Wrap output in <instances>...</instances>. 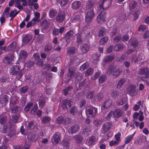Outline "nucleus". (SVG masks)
Returning a JSON list of instances; mask_svg holds the SVG:
<instances>
[{
  "instance_id": "1",
  "label": "nucleus",
  "mask_w": 149,
  "mask_h": 149,
  "mask_svg": "<svg viewBox=\"0 0 149 149\" xmlns=\"http://www.w3.org/2000/svg\"><path fill=\"white\" fill-rule=\"evenodd\" d=\"M111 3V0H100L98 2L100 9L105 10H106L110 6Z\"/></svg>"
},
{
  "instance_id": "2",
  "label": "nucleus",
  "mask_w": 149,
  "mask_h": 149,
  "mask_svg": "<svg viewBox=\"0 0 149 149\" xmlns=\"http://www.w3.org/2000/svg\"><path fill=\"white\" fill-rule=\"evenodd\" d=\"M85 20L88 24L90 23L94 18L95 13L93 10H91L87 12L85 14Z\"/></svg>"
},
{
  "instance_id": "3",
  "label": "nucleus",
  "mask_w": 149,
  "mask_h": 149,
  "mask_svg": "<svg viewBox=\"0 0 149 149\" xmlns=\"http://www.w3.org/2000/svg\"><path fill=\"white\" fill-rule=\"evenodd\" d=\"M74 32L73 29L70 30L67 32L64 35V38L67 43H69L71 40V38L74 36Z\"/></svg>"
},
{
  "instance_id": "4",
  "label": "nucleus",
  "mask_w": 149,
  "mask_h": 149,
  "mask_svg": "<svg viewBox=\"0 0 149 149\" xmlns=\"http://www.w3.org/2000/svg\"><path fill=\"white\" fill-rule=\"evenodd\" d=\"M66 16V13L64 11H59L55 17L57 22H62L65 19Z\"/></svg>"
},
{
  "instance_id": "5",
  "label": "nucleus",
  "mask_w": 149,
  "mask_h": 149,
  "mask_svg": "<svg viewBox=\"0 0 149 149\" xmlns=\"http://www.w3.org/2000/svg\"><path fill=\"white\" fill-rule=\"evenodd\" d=\"M106 14V12L103 11L101 12L97 16V20L99 24H102L105 21Z\"/></svg>"
},
{
  "instance_id": "6",
  "label": "nucleus",
  "mask_w": 149,
  "mask_h": 149,
  "mask_svg": "<svg viewBox=\"0 0 149 149\" xmlns=\"http://www.w3.org/2000/svg\"><path fill=\"white\" fill-rule=\"evenodd\" d=\"M86 115L94 116L97 113V108L92 107H88L86 109Z\"/></svg>"
},
{
  "instance_id": "7",
  "label": "nucleus",
  "mask_w": 149,
  "mask_h": 149,
  "mask_svg": "<svg viewBox=\"0 0 149 149\" xmlns=\"http://www.w3.org/2000/svg\"><path fill=\"white\" fill-rule=\"evenodd\" d=\"M61 138L60 133L56 132L53 135L52 139V142L54 144H57L60 141Z\"/></svg>"
},
{
  "instance_id": "8",
  "label": "nucleus",
  "mask_w": 149,
  "mask_h": 149,
  "mask_svg": "<svg viewBox=\"0 0 149 149\" xmlns=\"http://www.w3.org/2000/svg\"><path fill=\"white\" fill-rule=\"evenodd\" d=\"M65 28L64 27H61L59 29L56 28H54L52 31V34L53 36H58L60 33L62 34L64 31Z\"/></svg>"
},
{
  "instance_id": "9",
  "label": "nucleus",
  "mask_w": 149,
  "mask_h": 149,
  "mask_svg": "<svg viewBox=\"0 0 149 149\" xmlns=\"http://www.w3.org/2000/svg\"><path fill=\"white\" fill-rule=\"evenodd\" d=\"M73 104L71 100H64L62 102V107L63 109L70 107Z\"/></svg>"
},
{
  "instance_id": "10",
  "label": "nucleus",
  "mask_w": 149,
  "mask_h": 149,
  "mask_svg": "<svg viewBox=\"0 0 149 149\" xmlns=\"http://www.w3.org/2000/svg\"><path fill=\"white\" fill-rule=\"evenodd\" d=\"M111 124L110 123H106L103 125L101 129L102 133H105L107 132L111 127Z\"/></svg>"
},
{
  "instance_id": "11",
  "label": "nucleus",
  "mask_w": 149,
  "mask_h": 149,
  "mask_svg": "<svg viewBox=\"0 0 149 149\" xmlns=\"http://www.w3.org/2000/svg\"><path fill=\"white\" fill-rule=\"evenodd\" d=\"M14 56L13 54H9L5 58L4 62L6 63H12Z\"/></svg>"
},
{
  "instance_id": "12",
  "label": "nucleus",
  "mask_w": 149,
  "mask_h": 149,
  "mask_svg": "<svg viewBox=\"0 0 149 149\" xmlns=\"http://www.w3.org/2000/svg\"><path fill=\"white\" fill-rule=\"evenodd\" d=\"M101 56V54L99 53H96L95 54H93L92 58L93 62L95 64L97 65L98 62L100 60V57Z\"/></svg>"
},
{
  "instance_id": "13",
  "label": "nucleus",
  "mask_w": 149,
  "mask_h": 149,
  "mask_svg": "<svg viewBox=\"0 0 149 149\" xmlns=\"http://www.w3.org/2000/svg\"><path fill=\"white\" fill-rule=\"evenodd\" d=\"M90 48V45L86 43L82 44L80 47L82 52L84 53L87 52L89 50Z\"/></svg>"
},
{
  "instance_id": "14",
  "label": "nucleus",
  "mask_w": 149,
  "mask_h": 149,
  "mask_svg": "<svg viewBox=\"0 0 149 149\" xmlns=\"http://www.w3.org/2000/svg\"><path fill=\"white\" fill-rule=\"evenodd\" d=\"M81 5V2L79 1H75L72 3L71 6L72 8L75 10L78 9Z\"/></svg>"
},
{
  "instance_id": "15",
  "label": "nucleus",
  "mask_w": 149,
  "mask_h": 149,
  "mask_svg": "<svg viewBox=\"0 0 149 149\" xmlns=\"http://www.w3.org/2000/svg\"><path fill=\"white\" fill-rule=\"evenodd\" d=\"M115 57L113 54H111L107 56L103 59V62L106 63L112 61Z\"/></svg>"
},
{
  "instance_id": "16",
  "label": "nucleus",
  "mask_w": 149,
  "mask_h": 149,
  "mask_svg": "<svg viewBox=\"0 0 149 149\" xmlns=\"http://www.w3.org/2000/svg\"><path fill=\"white\" fill-rule=\"evenodd\" d=\"M79 127L77 125H75L71 127L69 129L68 131L70 133H74L77 132L79 130Z\"/></svg>"
},
{
  "instance_id": "17",
  "label": "nucleus",
  "mask_w": 149,
  "mask_h": 149,
  "mask_svg": "<svg viewBox=\"0 0 149 149\" xmlns=\"http://www.w3.org/2000/svg\"><path fill=\"white\" fill-rule=\"evenodd\" d=\"M129 42L130 45L132 46L134 48H136L138 45V42L135 38H131Z\"/></svg>"
},
{
  "instance_id": "18",
  "label": "nucleus",
  "mask_w": 149,
  "mask_h": 149,
  "mask_svg": "<svg viewBox=\"0 0 149 149\" xmlns=\"http://www.w3.org/2000/svg\"><path fill=\"white\" fill-rule=\"evenodd\" d=\"M76 43L78 44H81L83 41L84 38L82 36V34L77 33L76 35Z\"/></svg>"
},
{
  "instance_id": "19",
  "label": "nucleus",
  "mask_w": 149,
  "mask_h": 149,
  "mask_svg": "<svg viewBox=\"0 0 149 149\" xmlns=\"http://www.w3.org/2000/svg\"><path fill=\"white\" fill-rule=\"evenodd\" d=\"M123 114L122 111L119 109H116L113 112V115L116 118H119L121 117Z\"/></svg>"
},
{
  "instance_id": "20",
  "label": "nucleus",
  "mask_w": 149,
  "mask_h": 149,
  "mask_svg": "<svg viewBox=\"0 0 149 149\" xmlns=\"http://www.w3.org/2000/svg\"><path fill=\"white\" fill-rule=\"evenodd\" d=\"M8 102L7 97L6 95H5L1 96L0 97V104L2 106H5Z\"/></svg>"
},
{
  "instance_id": "21",
  "label": "nucleus",
  "mask_w": 149,
  "mask_h": 149,
  "mask_svg": "<svg viewBox=\"0 0 149 149\" xmlns=\"http://www.w3.org/2000/svg\"><path fill=\"white\" fill-rule=\"evenodd\" d=\"M137 5V2L135 1L132 0L131 1L129 4V9L130 11L134 9Z\"/></svg>"
},
{
  "instance_id": "22",
  "label": "nucleus",
  "mask_w": 149,
  "mask_h": 149,
  "mask_svg": "<svg viewBox=\"0 0 149 149\" xmlns=\"http://www.w3.org/2000/svg\"><path fill=\"white\" fill-rule=\"evenodd\" d=\"M76 48L74 47H70L67 50L66 53L68 55L70 56L74 54L76 51Z\"/></svg>"
},
{
  "instance_id": "23",
  "label": "nucleus",
  "mask_w": 149,
  "mask_h": 149,
  "mask_svg": "<svg viewBox=\"0 0 149 149\" xmlns=\"http://www.w3.org/2000/svg\"><path fill=\"white\" fill-rule=\"evenodd\" d=\"M124 48V45L122 43H118L114 47V50L116 51L119 50H121Z\"/></svg>"
},
{
  "instance_id": "24",
  "label": "nucleus",
  "mask_w": 149,
  "mask_h": 149,
  "mask_svg": "<svg viewBox=\"0 0 149 149\" xmlns=\"http://www.w3.org/2000/svg\"><path fill=\"white\" fill-rule=\"evenodd\" d=\"M28 138L29 140L31 141H34L37 139V136L36 133H31L28 135Z\"/></svg>"
},
{
  "instance_id": "25",
  "label": "nucleus",
  "mask_w": 149,
  "mask_h": 149,
  "mask_svg": "<svg viewBox=\"0 0 149 149\" xmlns=\"http://www.w3.org/2000/svg\"><path fill=\"white\" fill-rule=\"evenodd\" d=\"M57 13V12L55 9L52 8L49 11V15L51 18H53L55 17Z\"/></svg>"
},
{
  "instance_id": "26",
  "label": "nucleus",
  "mask_w": 149,
  "mask_h": 149,
  "mask_svg": "<svg viewBox=\"0 0 149 149\" xmlns=\"http://www.w3.org/2000/svg\"><path fill=\"white\" fill-rule=\"evenodd\" d=\"M81 21V19L79 15H76L73 18V23H78L79 24Z\"/></svg>"
},
{
  "instance_id": "27",
  "label": "nucleus",
  "mask_w": 149,
  "mask_h": 149,
  "mask_svg": "<svg viewBox=\"0 0 149 149\" xmlns=\"http://www.w3.org/2000/svg\"><path fill=\"white\" fill-rule=\"evenodd\" d=\"M106 29L104 27H101L98 31V36H102L105 34Z\"/></svg>"
},
{
  "instance_id": "28",
  "label": "nucleus",
  "mask_w": 149,
  "mask_h": 149,
  "mask_svg": "<svg viewBox=\"0 0 149 149\" xmlns=\"http://www.w3.org/2000/svg\"><path fill=\"white\" fill-rule=\"evenodd\" d=\"M52 46L50 43H48L45 46L44 52L46 53H49L52 50Z\"/></svg>"
},
{
  "instance_id": "29",
  "label": "nucleus",
  "mask_w": 149,
  "mask_h": 149,
  "mask_svg": "<svg viewBox=\"0 0 149 149\" xmlns=\"http://www.w3.org/2000/svg\"><path fill=\"white\" fill-rule=\"evenodd\" d=\"M32 38V36L30 35L26 34L23 38L24 42L26 43H29Z\"/></svg>"
},
{
  "instance_id": "30",
  "label": "nucleus",
  "mask_w": 149,
  "mask_h": 149,
  "mask_svg": "<svg viewBox=\"0 0 149 149\" xmlns=\"http://www.w3.org/2000/svg\"><path fill=\"white\" fill-rule=\"evenodd\" d=\"M40 25L43 26V28L44 29H47L49 26L48 22L46 19H45L43 21L41 22Z\"/></svg>"
},
{
  "instance_id": "31",
  "label": "nucleus",
  "mask_w": 149,
  "mask_h": 149,
  "mask_svg": "<svg viewBox=\"0 0 149 149\" xmlns=\"http://www.w3.org/2000/svg\"><path fill=\"white\" fill-rule=\"evenodd\" d=\"M19 70V67L18 66H13V67H11L10 68L11 72L13 74H16Z\"/></svg>"
},
{
  "instance_id": "32",
  "label": "nucleus",
  "mask_w": 149,
  "mask_h": 149,
  "mask_svg": "<svg viewBox=\"0 0 149 149\" xmlns=\"http://www.w3.org/2000/svg\"><path fill=\"white\" fill-rule=\"evenodd\" d=\"M125 81L126 80L124 78H122L120 79L117 83V88H120Z\"/></svg>"
},
{
  "instance_id": "33",
  "label": "nucleus",
  "mask_w": 149,
  "mask_h": 149,
  "mask_svg": "<svg viewBox=\"0 0 149 149\" xmlns=\"http://www.w3.org/2000/svg\"><path fill=\"white\" fill-rule=\"evenodd\" d=\"M109 40V38L107 36H105L102 38L99 41L100 45H103L106 43Z\"/></svg>"
},
{
  "instance_id": "34",
  "label": "nucleus",
  "mask_w": 149,
  "mask_h": 149,
  "mask_svg": "<svg viewBox=\"0 0 149 149\" xmlns=\"http://www.w3.org/2000/svg\"><path fill=\"white\" fill-rule=\"evenodd\" d=\"M140 14V10H137L133 14V17L134 19V20H136L139 17V15Z\"/></svg>"
},
{
  "instance_id": "35",
  "label": "nucleus",
  "mask_w": 149,
  "mask_h": 149,
  "mask_svg": "<svg viewBox=\"0 0 149 149\" xmlns=\"http://www.w3.org/2000/svg\"><path fill=\"white\" fill-rule=\"evenodd\" d=\"M134 136V134L129 135L125 138V143L128 144L129 143L132 139L133 137Z\"/></svg>"
},
{
  "instance_id": "36",
  "label": "nucleus",
  "mask_w": 149,
  "mask_h": 149,
  "mask_svg": "<svg viewBox=\"0 0 149 149\" xmlns=\"http://www.w3.org/2000/svg\"><path fill=\"white\" fill-rule=\"evenodd\" d=\"M74 139L77 143H80L82 141V138L80 136L76 135L74 136Z\"/></svg>"
},
{
  "instance_id": "37",
  "label": "nucleus",
  "mask_w": 149,
  "mask_h": 149,
  "mask_svg": "<svg viewBox=\"0 0 149 149\" xmlns=\"http://www.w3.org/2000/svg\"><path fill=\"white\" fill-rule=\"evenodd\" d=\"M95 141V137L94 136H92L87 140L86 142L89 145L93 144Z\"/></svg>"
},
{
  "instance_id": "38",
  "label": "nucleus",
  "mask_w": 149,
  "mask_h": 149,
  "mask_svg": "<svg viewBox=\"0 0 149 149\" xmlns=\"http://www.w3.org/2000/svg\"><path fill=\"white\" fill-rule=\"evenodd\" d=\"M111 31L109 35L111 36H114L117 32V28L116 27H114L112 28Z\"/></svg>"
},
{
  "instance_id": "39",
  "label": "nucleus",
  "mask_w": 149,
  "mask_h": 149,
  "mask_svg": "<svg viewBox=\"0 0 149 149\" xmlns=\"http://www.w3.org/2000/svg\"><path fill=\"white\" fill-rule=\"evenodd\" d=\"M136 86L134 85L130 86L128 89V91L130 93H133L135 91Z\"/></svg>"
},
{
  "instance_id": "40",
  "label": "nucleus",
  "mask_w": 149,
  "mask_h": 149,
  "mask_svg": "<svg viewBox=\"0 0 149 149\" xmlns=\"http://www.w3.org/2000/svg\"><path fill=\"white\" fill-rule=\"evenodd\" d=\"M27 52L24 50H21L20 52V56L21 58H25L27 57Z\"/></svg>"
},
{
  "instance_id": "41",
  "label": "nucleus",
  "mask_w": 149,
  "mask_h": 149,
  "mask_svg": "<svg viewBox=\"0 0 149 149\" xmlns=\"http://www.w3.org/2000/svg\"><path fill=\"white\" fill-rule=\"evenodd\" d=\"M33 105V103L31 102L28 103L25 107L24 111L26 112H28Z\"/></svg>"
},
{
  "instance_id": "42",
  "label": "nucleus",
  "mask_w": 149,
  "mask_h": 149,
  "mask_svg": "<svg viewBox=\"0 0 149 149\" xmlns=\"http://www.w3.org/2000/svg\"><path fill=\"white\" fill-rule=\"evenodd\" d=\"M111 101L110 100H109L106 101L104 104L103 105V108H107L111 105Z\"/></svg>"
},
{
  "instance_id": "43",
  "label": "nucleus",
  "mask_w": 149,
  "mask_h": 149,
  "mask_svg": "<svg viewBox=\"0 0 149 149\" xmlns=\"http://www.w3.org/2000/svg\"><path fill=\"white\" fill-rule=\"evenodd\" d=\"M51 120L50 118L48 116H45L43 118L42 121L43 123H47L49 122Z\"/></svg>"
},
{
  "instance_id": "44",
  "label": "nucleus",
  "mask_w": 149,
  "mask_h": 149,
  "mask_svg": "<svg viewBox=\"0 0 149 149\" xmlns=\"http://www.w3.org/2000/svg\"><path fill=\"white\" fill-rule=\"evenodd\" d=\"M119 92L116 91H113L111 93V95L114 98H116L119 95Z\"/></svg>"
},
{
  "instance_id": "45",
  "label": "nucleus",
  "mask_w": 149,
  "mask_h": 149,
  "mask_svg": "<svg viewBox=\"0 0 149 149\" xmlns=\"http://www.w3.org/2000/svg\"><path fill=\"white\" fill-rule=\"evenodd\" d=\"M106 76L103 75L101 76L99 79V82L100 83L102 84L107 79Z\"/></svg>"
},
{
  "instance_id": "46",
  "label": "nucleus",
  "mask_w": 149,
  "mask_h": 149,
  "mask_svg": "<svg viewBox=\"0 0 149 149\" xmlns=\"http://www.w3.org/2000/svg\"><path fill=\"white\" fill-rule=\"evenodd\" d=\"M77 111V108L75 107H72L70 111V113L73 116L74 115Z\"/></svg>"
},
{
  "instance_id": "47",
  "label": "nucleus",
  "mask_w": 149,
  "mask_h": 149,
  "mask_svg": "<svg viewBox=\"0 0 149 149\" xmlns=\"http://www.w3.org/2000/svg\"><path fill=\"white\" fill-rule=\"evenodd\" d=\"M38 108V107L37 104H35L31 110V113L32 114H34L36 113Z\"/></svg>"
},
{
  "instance_id": "48",
  "label": "nucleus",
  "mask_w": 149,
  "mask_h": 149,
  "mask_svg": "<svg viewBox=\"0 0 149 149\" xmlns=\"http://www.w3.org/2000/svg\"><path fill=\"white\" fill-rule=\"evenodd\" d=\"M93 69L92 68H90L88 69L85 73L86 76H88L93 74Z\"/></svg>"
},
{
  "instance_id": "49",
  "label": "nucleus",
  "mask_w": 149,
  "mask_h": 149,
  "mask_svg": "<svg viewBox=\"0 0 149 149\" xmlns=\"http://www.w3.org/2000/svg\"><path fill=\"white\" fill-rule=\"evenodd\" d=\"M39 106L40 108H42L45 104V101L44 99L40 100L39 102Z\"/></svg>"
},
{
  "instance_id": "50",
  "label": "nucleus",
  "mask_w": 149,
  "mask_h": 149,
  "mask_svg": "<svg viewBox=\"0 0 149 149\" xmlns=\"http://www.w3.org/2000/svg\"><path fill=\"white\" fill-rule=\"evenodd\" d=\"M102 123V121L101 120H95L93 122L94 125L96 126L100 125Z\"/></svg>"
},
{
  "instance_id": "51",
  "label": "nucleus",
  "mask_w": 149,
  "mask_h": 149,
  "mask_svg": "<svg viewBox=\"0 0 149 149\" xmlns=\"http://www.w3.org/2000/svg\"><path fill=\"white\" fill-rule=\"evenodd\" d=\"M68 3V0H61L59 3L61 7L66 5Z\"/></svg>"
},
{
  "instance_id": "52",
  "label": "nucleus",
  "mask_w": 149,
  "mask_h": 149,
  "mask_svg": "<svg viewBox=\"0 0 149 149\" xmlns=\"http://www.w3.org/2000/svg\"><path fill=\"white\" fill-rule=\"evenodd\" d=\"M121 70L120 69H118L115 71L113 73V75L115 77H117L118 76L120 73L121 72Z\"/></svg>"
},
{
  "instance_id": "53",
  "label": "nucleus",
  "mask_w": 149,
  "mask_h": 149,
  "mask_svg": "<svg viewBox=\"0 0 149 149\" xmlns=\"http://www.w3.org/2000/svg\"><path fill=\"white\" fill-rule=\"evenodd\" d=\"M15 11H16V9L15 8H14L13 10H11L9 13V16H8L15 17L17 15Z\"/></svg>"
},
{
  "instance_id": "54",
  "label": "nucleus",
  "mask_w": 149,
  "mask_h": 149,
  "mask_svg": "<svg viewBox=\"0 0 149 149\" xmlns=\"http://www.w3.org/2000/svg\"><path fill=\"white\" fill-rule=\"evenodd\" d=\"M91 128L89 127H86L83 131V133L85 134H89L90 132Z\"/></svg>"
},
{
  "instance_id": "55",
  "label": "nucleus",
  "mask_w": 149,
  "mask_h": 149,
  "mask_svg": "<svg viewBox=\"0 0 149 149\" xmlns=\"http://www.w3.org/2000/svg\"><path fill=\"white\" fill-rule=\"evenodd\" d=\"M72 89V87L69 86H68L67 88L64 89L63 90L64 95H67L68 93V91H69Z\"/></svg>"
},
{
  "instance_id": "56",
  "label": "nucleus",
  "mask_w": 149,
  "mask_h": 149,
  "mask_svg": "<svg viewBox=\"0 0 149 149\" xmlns=\"http://www.w3.org/2000/svg\"><path fill=\"white\" fill-rule=\"evenodd\" d=\"M119 142L117 140H114L111 141L109 143V145L110 146H112L114 145H117Z\"/></svg>"
},
{
  "instance_id": "57",
  "label": "nucleus",
  "mask_w": 149,
  "mask_h": 149,
  "mask_svg": "<svg viewBox=\"0 0 149 149\" xmlns=\"http://www.w3.org/2000/svg\"><path fill=\"white\" fill-rule=\"evenodd\" d=\"M18 100L17 97H12L10 101L11 104H14L17 102V101Z\"/></svg>"
},
{
  "instance_id": "58",
  "label": "nucleus",
  "mask_w": 149,
  "mask_h": 149,
  "mask_svg": "<svg viewBox=\"0 0 149 149\" xmlns=\"http://www.w3.org/2000/svg\"><path fill=\"white\" fill-rule=\"evenodd\" d=\"M146 26L144 25H141L140 26L138 29V31H143L146 29Z\"/></svg>"
},
{
  "instance_id": "59",
  "label": "nucleus",
  "mask_w": 149,
  "mask_h": 149,
  "mask_svg": "<svg viewBox=\"0 0 149 149\" xmlns=\"http://www.w3.org/2000/svg\"><path fill=\"white\" fill-rule=\"evenodd\" d=\"M63 121V117L60 116L58 117L56 119V122L59 124L62 123Z\"/></svg>"
},
{
  "instance_id": "60",
  "label": "nucleus",
  "mask_w": 149,
  "mask_h": 149,
  "mask_svg": "<svg viewBox=\"0 0 149 149\" xmlns=\"http://www.w3.org/2000/svg\"><path fill=\"white\" fill-rule=\"evenodd\" d=\"M35 125L33 121L30 122L28 124V128L30 129H32L34 128Z\"/></svg>"
},
{
  "instance_id": "61",
  "label": "nucleus",
  "mask_w": 149,
  "mask_h": 149,
  "mask_svg": "<svg viewBox=\"0 0 149 149\" xmlns=\"http://www.w3.org/2000/svg\"><path fill=\"white\" fill-rule=\"evenodd\" d=\"M148 71V69L145 68H143L139 70V73L141 74H145Z\"/></svg>"
},
{
  "instance_id": "62",
  "label": "nucleus",
  "mask_w": 149,
  "mask_h": 149,
  "mask_svg": "<svg viewBox=\"0 0 149 149\" xmlns=\"http://www.w3.org/2000/svg\"><path fill=\"white\" fill-rule=\"evenodd\" d=\"M121 136V134L120 133H118L117 134H116L115 136V140L118 141L119 142L120 141V139Z\"/></svg>"
},
{
  "instance_id": "63",
  "label": "nucleus",
  "mask_w": 149,
  "mask_h": 149,
  "mask_svg": "<svg viewBox=\"0 0 149 149\" xmlns=\"http://www.w3.org/2000/svg\"><path fill=\"white\" fill-rule=\"evenodd\" d=\"M149 37V31H146L144 34L143 38L144 39H147Z\"/></svg>"
},
{
  "instance_id": "64",
  "label": "nucleus",
  "mask_w": 149,
  "mask_h": 149,
  "mask_svg": "<svg viewBox=\"0 0 149 149\" xmlns=\"http://www.w3.org/2000/svg\"><path fill=\"white\" fill-rule=\"evenodd\" d=\"M35 60L36 61L38 60L40 58V56L39 55V54L38 53H35L33 56Z\"/></svg>"
}]
</instances>
